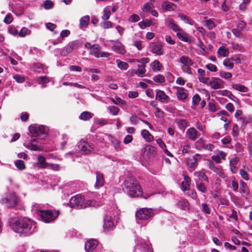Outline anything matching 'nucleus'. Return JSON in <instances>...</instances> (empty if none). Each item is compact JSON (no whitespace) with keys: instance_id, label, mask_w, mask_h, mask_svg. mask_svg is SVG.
Segmentation results:
<instances>
[{"instance_id":"13d9d810","label":"nucleus","mask_w":252,"mask_h":252,"mask_svg":"<svg viewBox=\"0 0 252 252\" xmlns=\"http://www.w3.org/2000/svg\"><path fill=\"white\" fill-rule=\"evenodd\" d=\"M13 78L19 83H22L25 81V77L24 76L19 74L13 75Z\"/></svg>"},{"instance_id":"aec40b11","label":"nucleus","mask_w":252,"mask_h":252,"mask_svg":"<svg viewBox=\"0 0 252 252\" xmlns=\"http://www.w3.org/2000/svg\"><path fill=\"white\" fill-rule=\"evenodd\" d=\"M49 163L46 162L45 158L40 155L37 156V161L35 162V164L41 168H46L48 167Z\"/></svg>"},{"instance_id":"1a4fd4ad","label":"nucleus","mask_w":252,"mask_h":252,"mask_svg":"<svg viewBox=\"0 0 252 252\" xmlns=\"http://www.w3.org/2000/svg\"><path fill=\"white\" fill-rule=\"evenodd\" d=\"M93 150V145L84 140H80L76 147V151L81 154H88Z\"/></svg>"},{"instance_id":"58836bf2","label":"nucleus","mask_w":252,"mask_h":252,"mask_svg":"<svg viewBox=\"0 0 252 252\" xmlns=\"http://www.w3.org/2000/svg\"><path fill=\"white\" fill-rule=\"evenodd\" d=\"M90 54L96 58H99L100 50L99 49V46L98 45H94L93 46H92Z\"/></svg>"},{"instance_id":"8fccbe9b","label":"nucleus","mask_w":252,"mask_h":252,"mask_svg":"<svg viewBox=\"0 0 252 252\" xmlns=\"http://www.w3.org/2000/svg\"><path fill=\"white\" fill-rule=\"evenodd\" d=\"M152 20H147L146 21H141L138 23L139 27L141 29H144L147 27H149L151 25H153Z\"/></svg>"},{"instance_id":"37998d69","label":"nucleus","mask_w":252,"mask_h":252,"mask_svg":"<svg viewBox=\"0 0 252 252\" xmlns=\"http://www.w3.org/2000/svg\"><path fill=\"white\" fill-rule=\"evenodd\" d=\"M90 17L89 16H85L80 20V26L81 28H86L89 24Z\"/></svg>"},{"instance_id":"0eeeda50","label":"nucleus","mask_w":252,"mask_h":252,"mask_svg":"<svg viewBox=\"0 0 252 252\" xmlns=\"http://www.w3.org/2000/svg\"><path fill=\"white\" fill-rule=\"evenodd\" d=\"M19 202V198L15 192L8 194L5 198L0 200V202L8 208H15Z\"/></svg>"},{"instance_id":"f704fd0d","label":"nucleus","mask_w":252,"mask_h":252,"mask_svg":"<svg viewBox=\"0 0 252 252\" xmlns=\"http://www.w3.org/2000/svg\"><path fill=\"white\" fill-rule=\"evenodd\" d=\"M150 66L152 68V70L156 72L160 71L162 67V64L158 60H155L154 62L151 63Z\"/></svg>"},{"instance_id":"f3484780","label":"nucleus","mask_w":252,"mask_h":252,"mask_svg":"<svg viewBox=\"0 0 252 252\" xmlns=\"http://www.w3.org/2000/svg\"><path fill=\"white\" fill-rule=\"evenodd\" d=\"M186 135L190 140L195 141L198 137L199 134L194 127H190L187 130Z\"/></svg>"},{"instance_id":"5701e85b","label":"nucleus","mask_w":252,"mask_h":252,"mask_svg":"<svg viewBox=\"0 0 252 252\" xmlns=\"http://www.w3.org/2000/svg\"><path fill=\"white\" fill-rule=\"evenodd\" d=\"M193 175L195 177L194 178L195 182H196V180L198 182H199V181H204L207 182L209 181L207 175L204 172L201 171L195 172H194Z\"/></svg>"},{"instance_id":"603ef678","label":"nucleus","mask_w":252,"mask_h":252,"mask_svg":"<svg viewBox=\"0 0 252 252\" xmlns=\"http://www.w3.org/2000/svg\"><path fill=\"white\" fill-rule=\"evenodd\" d=\"M15 165L16 167L20 170L25 169V164L24 161L22 160H17L15 161Z\"/></svg>"},{"instance_id":"f03ea898","label":"nucleus","mask_w":252,"mask_h":252,"mask_svg":"<svg viewBox=\"0 0 252 252\" xmlns=\"http://www.w3.org/2000/svg\"><path fill=\"white\" fill-rule=\"evenodd\" d=\"M126 192L131 198L142 196L144 198H148L150 194H143L142 189L138 182L132 178H129L124 182Z\"/></svg>"},{"instance_id":"69168bd1","label":"nucleus","mask_w":252,"mask_h":252,"mask_svg":"<svg viewBox=\"0 0 252 252\" xmlns=\"http://www.w3.org/2000/svg\"><path fill=\"white\" fill-rule=\"evenodd\" d=\"M214 171L215 172H216L217 175H218L220 177L224 179L226 177V175L224 174L223 171L222 170V169H221L220 168L216 167V168L214 169Z\"/></svg>"},{"instance_id":"a19ab883","label":"nucleus","mask_w":252,"mask_h":252,"mask_svg":"<svg viewBox=\"0 0 252 252\" xmlns=\"http://www.w3.org/2000/svg\"><path fill=\"white\" fill-rule=\"evenodd\" d=\"M237 163L238 160L236 158H233L230 160L229 165L230 169L233 173H236L237 171V168L236 167Z\"/></svg>"},{"instance_id":"473e14b6","label":"nucleus","mask_w":252,"mask_h":252,"mask_svg":"<svg viewBox=\"0 0 252 252\" xmlns=\"http://www.w3.org/2000/svg\"><path fill=\"white\" fill-rule=\"evenodd\" d=\"M205 146V141L202 138L199 139L194 143V148L198 151L204 149Z\"/></svg>"},{"instance_id":"ddd939ff","label":"nucleus","mask_w":252,"mask_h":252,"mask_svg":"<svg viewBox=\"0 0 252 252\" xmlns=\"http://www.w3.org/2000/svg\"><path fill=\"white\" fill-rule=\"evenodd\" d=\"M78 47L79 43L77 41L70 42L62 50L61 54L62 56H66L74 50L77 49Z\"/></svg>"},{"instance_id":"79ce46f5","label":"nucleus","mask_w":252,"mask_h":252,"mask_svg":"<svg viewBox=\"0 0 252 252\" xmlns=\"http://www.w3.org/2000/svg\"><path fill=\"white\" fill-rule=\"evenodd\" d=\"M177 124L179 129L183 131H184L188 126L187 121L181 119L177 120Z\"/></svg>"},{"instance_id":"e2e57ef3","label":"nucleus","mask_w":252,"mask_h":252,"mask_svg":"<svg viewBox=\"0 0 252 252\" xmlns=\"http://www.w3.org/2000/svg\"><path fill=\"white\" fill-rule=\"evenodd\" d=\"M201 211L203 213L207 214H210L211 211L210 209L208 206V205L206 203H202L201 205Z\"/></svg>"},{"instance_id":"864d4df0","label":"nucleus","mask_w":252,"mask_h":252,"mask_svg":"<svg viewBox=\"0 0 252 252\" xmlns=\"http://www.w3.org/2000/svg\"><path fill=\"white\" fill-rule=\"evenodd\" d=\"M111 100L113 103L116 105H124L126 104V101L119 97H116L115 98H111Z\"/></svg>"},{"instance_id":"9b49d317","label":"nucleus","mask_w":252,"mask_h":252,"mask_svg":"<svg viewBox=\"0 0 252 252\" xmlns=\"http://www.w3.org/2000/svg\"><path fill=\"white\" fill-rule=\"evenodd\" d=\"M203 158V155L199 154H196L192 158L186 159L187 166L189 171L192 172L194 170L197 166L198 163Z\"/></svg>"},{"instance_id":"3c124183","label":"nucleus","mask_w":252,"mask_h":252,"mask_svg":"<svg viewBox=\"0 0 252 252\" xmlns=\"http://www.w3.org/2000/svg\"><path fill=\"white\" fill-rule=\"evenodd\" d=\"M92 117V114L88 111L82 112L79 116V118L84 121H87Z\"/></svg>"},{"instance_id":"4468645a","label":"nucleus","mask_w":252,"mask_h":252,"mask_svg":"<svg viewBox=\"0 0 252 252\" xmlns=\"http://www.w3.org/2000/svg\"><path fill=\"white\" fill-rule=\"evenodd\" d=\"M25 147L27 148L32 151H42L43 147L40 142H39L36 139H33L31 141V142L24 144Z\"/></svg>"},{"instance_id":"7ed1b4c3","label":"nucleus","mask_w":252,"mask_h":252,"mask_svg":"<svg viewBox=\"0 0 252 252\" xmlns=\"http://www.w3.org/2000/svg\"><path fill=\"white\" fill-rule=\"evenodd\" d=\"M165 24L169 29L176 32V36L179 40L185 42L191 41V37L177 25L173 19H167L165 21Z\"/></svg>"},{"instance_id":"052dcab7","label":"nucleus","mask_w":252,"mask_h":252,"mask_svg":"<svg viewBox=\"0 0 252 252\" xmlns=\"http://www.w3.org/2000/svg\"><path fill=\"white\" fill-rule=\"evenodd\" d=\"M220 76L223 79H227L231 78L232 75L230 72L221 71L220 72Z\"/></svg>"},{"instance_id":"20e7f679","label":"nucleus","mask_w":252,"mask_h":252,"mask_svg":"<svg viewBox=\"0 0 252 252\" xmlns=\"http://www.w3.org/2000/svg\"><path fill=\"white\" fill-rule=\"evenodd\" d=\"M69 204L72 208L78 209H84L89 206L96 207L98 206L95 201L93 200H85L80 195H75L71 198L69 200Z\"/></svg>"},{"instance_id":"a878e982","label":"nucleus","mask_w":252,"mask_h":252,"mask_svg":"<svg viewBox=\"0 0 252 252\" xmlns=\"http://www.w3.org/2000/svg\"><path fill=\"white\" fill-rule=\"evenodd\" d=\"M156 98L161 102H163L169 98V97L165 93L161 90H156Z\"/></svg>"},{"instance_id":"4c0bfd02","label":"nucleus","mask_w":252,"mask_h":252,"mask_svg":"<svg viewBox=\"0 0 252 252\" xmlns=\"http://www.w3.org/2000/svg\"><path fill=\"white\" fill-rule=\"evenodd\" d=\"M141 135L147 142H151L154 140L153 136L147 130H143L141 132Z\"/></svg>"},{"instance_id":"5fc2aeb1","label":"nucleus","mask_w":252,"mask_h":252,"mask_svg":"<svg viewBox=\"0 0 252 252\" xmlns=\"http://www.w3.org/2000/svg\"><path fill=\"white\" fill-rule=\"evenodd\" d=\"M31 31L26 27L23 28L20 32H19L18 36L20 37H24L27 35L30 34Z\"/></svg>"},{"instance_id":"2f4dec72","label":"nucleus","mask_w":252,"mask_h":252,"mask_svg":"<svg viewBox=\"0 0 252 252\" xmlns=\"http://www.w3.org/2000/svg\"><path fill=\"white\" fill-rule=\"evenodd\" d=\"M163 48L162 45L160 44H158L154 45L152 47L151 51L153 54H157L158 55H162L163 54Z\"/></svg>"},{"instance_id":"cd10ccee","label":"nucleus","mask_w":252,"mask_h":252,"mask_svg":"<svg viewBox=\"0 0 252 252\" xmlns=\"http://www.w3.org/2000/svg\"><path fill=\"white\" fill-rule=\"evenodd\" d=\"M235 117L238 121H241L244 125H246L249 123L247 119L244 116L243 112L241 110H236Z\"/></svg>"},{"instance_id":"e433bc0d","label":"nucleus","mask_w":252,"mask_h":252,"mask_svg":"<svg viewBox=\"0 0 252 252\" xmlns=\"http://www.w3.org/2000/svg\"><path fill=\"white\" fill-rule=\"evenodd\" d=\"M232 88L236 91L243 93H247L249 91L247 87L240 84H232Z\"/></svg>"},{"instance_id":"de8ad7c7","label":"nucleus","mask_w":252,"mask_h":252,"mask_svg":"<svg viewBox=\"0 0 252 252\" xmlns=\"http://www.w3.org/2000/svg\"><path fill=\"white\" fill-rule=\"evenodd\" d=\"M223 64L228 70L232 69L234 67V63L231 62L230 58L224 59Z\"/></svg>"},{"instance_id":"7c9ffc66","label":"nucleus","mask_w":252,"mask_h":252,"mask_svg":"<svg viewBox=\"0 0 252 252\" xmlns=\"http://www.w3.org/2000/svg\"><path fill=\"white\" fill-rule=\"evenodd\" d=\"M146 64L144 63L139 64L138 65V69L136 70H133V72L138 77H142L145 73Z\"/></svg>"},{"instance_id":"2eb2a0df","label":"nucleus","mask_w":252,"mask_h":252,"mask_svg":"<svg viewBox=\"0 0 252 252\" xmlns=\"http://www.w3.org/2000/svg\"><path fill=\"white\" fill-rule=\"evenodd\" d=\"M98 242L96 240H88L85 244V250L87 252H94L97 248Z\"/></svg>"},{"instance_id":"338daca9","label":"nucleus","mask_w":252,"mask_h":252,"mask_svg":"<svg viewBox=\"0 0 252 252\" xmlns=\"http://www.w3.org/2000/svg\"><path fill=\"white\" fill-rule=\"evenodd\" d=\"M156 112L155 113V116L158 118H163L164 116V113L158 107H156Z\"/></svg>"},{"instance_id":"4be33fe9","label":"nucleus","mask_w":252,"mask_h":252,"mask_svg":"<svg viewBox=\"0 0 252 252\" xmlns=\"http://www.w3.org/2000/svg\"><path fill=\"white\" fill-rule=\"evenodd\" d=\"M114 226V223L112 221V217L108 215L106 216L104 219L103 228L106 231H108Z\"/></svg>"},{"instance_id":"49530a36","label":"nucleus","mask_w":252,"mask_h":252,"mask_svg":"<svg viewBox=\"0 0 252 252\" xmlns=\"http://www.w3.org/2000/svg\"><path fill=\"white\" fill-rule=\"evenodd\" d=\"M222 94L223 95H226L228 97H229L230 99L234 101V102L239 101V99L237 97H236L235 95H234L230 92L227 91L226 90L222 91Z\"/></svg>"},{"instance_id":"c85d7f7f","label":"nucleus","mask_w":252,"mask_h":252,"mask_svg":"<svg viewBox=\"0 0 252 252\" xmlns=\"http://www.w3.org/2000/svg\"><path fill=\"white\" fill-rule=\"evenodd\" d=\"M240 191L241 194L244 196L249 195L250 194V190L247 184L243 181H240Z\"/></svg>"},{"instance_id":"ea45409f","label":"nucleus","mask_w":252,"mask_h":252,"mask_svg":"<svg viewBox=\"0 0 252 252\" xmlns=\"http://www.w3.org/2000/svg\"><path fill=\"white\" fill-rule=\"evenodd\" d=\"M217 53L220 56L226 57L229 55V51L224 46H221L218 49Z\"/></svg>"},{"instance_id":"dca6fc26","label":"nucleus","mask_w":252,"mask_h":252,"mask_svg":"<svg viewBox=\"0 0 252 252\" xmlns=\"http://www.w3.org/2000/svg\"><path fill=\"white\" fill-rule=\"evenodd\" d=\"M173 88L177 90L176 95L179 100H184L188 97V91L184 88L177 86Z\"/></svg>"},{"instance_id":"c756f323","label":"nucleus","mask_w":252,"mask_h":252,"mask_svg":"<svg viewBox=\"0 0 252 252\" xmlns=\"http://www.w3.org/2000/svg\"><path fill=\"white\" fill-rule=\"evenodd\" d=\"M161 6L164 10L170 11H174L177 7L175 4L168 1L164 2Z\"/></svg>"},{"instance_id":"c03bdc74","label":"nucleus","mask_w":252,"mask_h":252,"mask_svg":"<svg viewBox=\"0 0 252 252\" xmlns=\"http://www.w3.org/2000/svg\"><path fill=\"white\" fill-rule=\"evenodd\" d=\"M36 82L41 84L42 87H45V84L48 83L49 82V79L46 76H41L36 79Z\"/></svg>"},{"instance_id":"b1692460","label":"nucleus","mask_w":252,"mask_h":252,"mask_svg":"<svg viewBox=\"0 0 252 252\" xmlns=\"http://www.w3.org/2000/svg\"><path fill=\"white\" fill-rule=\"evenodd\" d=\"M96 183L95 184V188L99 189L100 187H102L104 184V179L102 174L96 172Z\"/></svg>"},{"instance_id":"6e6552de","label":"nucleus","mask_w":252,"mask_h":252,"mask_svg":"<svg viewBox=\"0 0 252 252\" xmlns=\"http://www.w3.org/2000/svg\"><path fill=\"white\" fill-rule=\"evenodd\" d=\"M41 220L45 222H50L55 220L59 215V212L50 210H39L37 212Z\"/></svg>"},{"instance_id":"f8f14e48","label":"nucleus","mask_w":252,"mask_h":252,"mask_svg":"<svg viewBox=\"0 0 252 252\" xmlns=\"http://www.w3.org/2000/svg\"><path fill=\"white\" fill-rule=\"evenodd\" d=\"M179 62L182 64L181 68L183 71L187 74H191V66L193 64L192 60L189 57L183 55L180 57Z\"/></svg>"},{"instance_id":"680f3d73","label":"nucleus","mask_w":252,"mask_h":252,"mask_svg":"<svg viewBox=\"0 0 252 252\" xmlns=\"http://www.w3.org/2000/svg\"><path fill=\"white\" fill-rule=\"evenodd\" d=\"M105 21L100 24L101 27L104 29H107L113 27V23L109 21L105 20Z\"/></svg>"},{"instance_id":"39448f33","label":"nucleus","mask_w":252,"mask_h":252,"mask_svg":"<svg viewBox=\"0 0 252 252\" xmlns=\"http://www.w3.org/2000/svg\"><path fill=\"white\" fill-rule=\"evenodd\" d=\"M154 215V211L151 208H141L135 213L136 222L142 224L143 221L148 220Z\"/></svg>"},{"instance_id":"72a5a7b5","label":"nucleus","mask_w":252,"mask_h":252,"mask_svg":"<svg viewBox=\"0 0 252 252\" xmlns=\"http://www.w3.org/2000/svg\"><path fill=\"white\" fill-rule=\"evenodd\" d=\"M111 14V7L110 6H107L103 9L101 18L103 20H107L109 19Z\"/></svg>"},{"instance_id":"09e8293b","label":"nucleus","mask_w":252,"mask_h":252,"mask_svg":"<svg viewBox=\"0 0 252 252\" xmlns=\"http://www.w3.org/2000/svg\"><path fill=\"white\" fill-rule=\"evenodd\" d=\"M107 109L109 111V113L113 116L117 115L120 111V109L114 105L109 106Z\"/></svg>"},{"instance_id":"412c9836","label":"nucleus","mask_w":252,"mask_h":252,"mask_svg":"<svg viewBox=\"0 0 252 252\" xmlns=\"http://www.w3.org/2000/svg\"><path fill=\"white\" fill-rule=\"evenodd\" d=\"M222 81L218 78L211 79L209 85L213 89H218L221 88Z\"/></svg>"},{"instance_id":"bb28decb","label":"nucleus","mask_w":252,"mask_h":252,"mask_svg":"<svg viewBox=\"0 0 252 252\" xmlns=\"http://www.w3.org/2000/svg\"><path fill=\"white\" fill-rule=\"evenodd\" d=\"M177 15L178 17L181 19V20L183 21L185 23L189 24L191 26L194 25L195 22L183 13H178Z\"/></svg>"},{"instance_id":"a18cd8bd","label":"nucleus","mask_w":252,"mask_h":252,"mask_svg":"<svg viewBox=\"0 0 252 252\" xmlns=\"http://www.w3.org/2000/svg\"><path fill=\"white\" fill-rule=\"evenodd\" d=\"M116 62L118 67L121 70H126L128 68V64L126 62H122L119 59L116 60Z\"/></svg>"},{"instance_id":"9d476101","label":"nucleus","mask_w":252,"mask_h":252,"mask_svg":"<svg viewBox=\"0 0 252 252\" xmlns=\"http://www.w3.org/2000/svg\"><path fill=\"white\" fill-rule=\"evenodd\" d=\"M135 252H150L151 251L150 244L148 241L141 238H136V245L134 250Z\"/></svg>"},{"instance_id":"4d7b16f0","label":"nucleus","mask_w":252,"mask_h":252,"mask_svg":"<svg viewBox=\"0 0 252 252\" xmlns=\"http://www.w3.org/2000/svg\"><path fill=\"white\" fill-rule=\"evenodd\" d=\"M242 55L241 54L236 55L232 56L230 57V59L231 61H234L237 64H239L241 63Z\"/></svg>"},{"instance_id":"393cba45","label":"nucleus","mask_w":252,"mask_h":252,"mask_svg":"<svg viewBox=\"0 0 252 252\" xmlns=\"http://www.w3.org/2000/svg\"><path fill=\"white\" fill-rule=\"evenodd\" d=\"M112 50L116 53L124 55L126 53V50L124 46L120 42H116L111 47Z\"/></svg>"},{"instance_id":"6e6d98bb","label":"nucleus","mask_w":252,"mask_h":252,"mask_svg":"<svg viewBox=\"0 0 252 252\" xmlns=\"http://www.w3.org/2000/svg\"><path fill=\"white\" fill-rule=\"evenodd\" d=\"M153 80L155 82L158 83H163L165 81L164 76L161 74L155 76L154 77Z\"/></svg>"},{"instance_id":"0e129e2a","label":"nucleus","mask_w":252,"mask_h":252,"mask_svg":"<svg viewBox=\"0 0 252 252\" xmlns=\"http://www.w3.org/2000/svg\"><path fill=\"white\" fill-rule=\"evenodd\" d=\"M44 7L46 9H50L54 7V3L50 0H46L44 3Z\"/></svg>"},{"instance_id":"6ab92c4d","label":"nucleus","mask_w":252,"mask_h":252,"mask_svg":"<svg viewBox=\"0 0 252 252\" xmlns=\"http://www.w3.org/2000/svg\"><path fill=\"white\" fill-rule=\"evenodd\" d=\"M104 136L107 138L113 145L114 148L116 151H119L122 149L120 141L110 134H105Z\"/></svg>"},{"instance_id":"bf43d9fd","label":"nucleus","mask_w":252,"mask_h":252,"mask_svg":"<svg viewBox=\"0 0 252 252\" xmlns=\"http://www.w3.org/2000/svg\"><path fill=\"white\" fill-rule=\"evenodd\" d=\"M154 7L153 3L150 2L146 3L142 7V9L144 12H149Z\"/></svg>"},{"instance_id":"a211bd4d","label":"nucleus","mask_w":252,"mask_h":252,"mask_svg":"<svg viewBox=\"0 0 252 252\" xmlns=\"http://www.w3.org/2000/svg\"><path fill=\"white\" fill-rule=\"evenodd\" d=\"M177 206L182 210L188 211L190 209L189 201L184 198H180L177 203Z\"/></svg>"},{"instance_id":"774afa93","label":"nucleus","mask_w":252,"mask_h":252,"mask_svg":"<svg viewBox=\"0 0 252 252\" xmlns=\"http://www.w3.org/2000/svg\"><path fill=\"white\" fill-rule=\"evenodd\" d=\"M205 26L209 30H212L215 27V24L212 20L209 19L205 21Z\"/></svg>"},{"instance_id":"f257e3e1","label":"nucleus","mask_w":252,"mask_h":252,"mask_svg":"<svg viewBox=\"0 0 252 252\" xmlns=\"http://www.w3.org/2000/svg\"><path fill=\"white\" fill-rule=\"evenodd\" d=\"M9 223L10 227L16 233L30 235L37 231L36 222L27 218H10Z\"/></svg>"},{"instance_id":"c9c22d12","label":"nucleus","mask_w":252,"mask_h":252,"mask_svg":"<svg viewBox=\"0 0 252 252\" xmlns=\"http://www.w3.org/2000/svg\"><path fill=\"white\" fill-rule=\"evenodd\" d=\"M195 186L197 190L200 192L203 193L207 192V188L204 183L198 182L196 180Z\"/></svg>"},{"instance_id":"423d86ee","label":"nucleus","mask_w":252,"mask_h":252,"mask_svg":"<svg viewBox=\"0 0 252 252\" xmlns=\"http://www.w3.org/2000/svg\"><path fill=\"white\" fill-rule=\"evenodd\" d=\"M29 130L32 136L38 137L40 139L44 138L48 132V128L47 126L37 124L30 126Z\"/></svg>"}]
</instances>
